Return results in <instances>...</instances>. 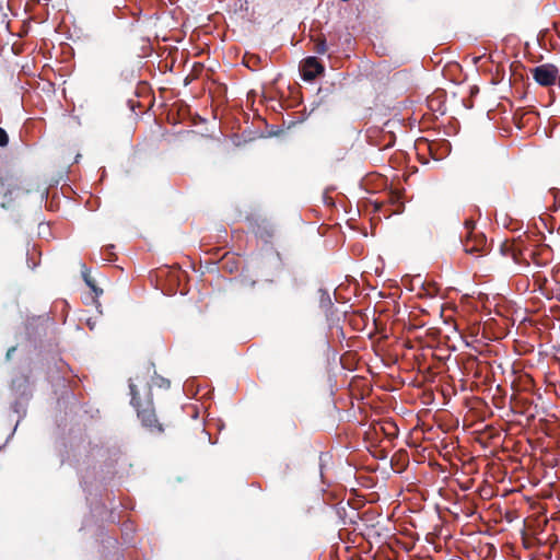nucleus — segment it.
Here are the masks:
<instances>
[{"label": "nucleus", "mask_w": 560, "mask_h": 560, "mask_svg": "<svg viewBox=\"0 0 560 560\" xmlns=\"http://www.w3.org/2000/svg\"><path fill=\"white\" fill-rule=\"evenodd\" d=\"M533 77L538 84L550 86L557 80L558 69L550 63H545L533 69Z\"/></svg>", "instance_id": "1"}, {"label": "nucleus", "mask_w": 560, "mask_h": 560, "mask_svg": "<svg viewBox=\"0 0 560 560\" xmlns=\"http://www.w3.org/2000/svg\"><path fill=\"white\" fill-rule=\"evenodd\" d=\"M324 70L323 66L318 62L316 57H308L304 60L302 66V75L306 81H311L316 78Z\"/></svg>", "instance_id": "2"}, {"label": "nucleus", "mask_w": 560, "mask_h": 560, "mask_svg": "<svg viewBox=\"0 0 560 560\" xmlns=\"http://www.w3.org/2000/svg\"><path fill=\"white\" fill-rule=\"evenodd\" d=\"M138 417L145 427L151 429L158 427V420L150 409L138 410Z\"/></svg>", "instance_id": "3"}, {"label": "nucleus", "mask_w": 560, "mask_h": 560, "mask_svg": "<svg viewBox=\"0 0 560 560\" xmlns=\"http://www.w3.org/2000/svg\"><path fill=\"white\" fill-rule=\"evenodd\" d=\"M129 388H130V394H131V404L138 408L139 407V402H138V392H137V385L133 383V381L131 380L130 384H129Z\"/></svg>", "instance_id": "4"}, {"label": "nucleus", "mask_w": 560, "mask_h": 560, "mask_svg": "<svg viewBox=\"0 0 560 560\" xmlns=\"http://www.w3.org/2000/svg\"><path fill=\"white\" fill-rule=\"evenodd\" d=\"M315 50L317 54H325L327 50L325 40H323V39L317 40Z\"/></svg>", "instance_id": "5"}, {"label": "nucleus", "mask_w": 560, "mask_h": 560, "mask_svg": "<svg viewBox=\"0 0 560 560\" xmlns=\"http://www.w3.org/2000/svg\"><path fill=\"white\" fill-rule=\"evenodd\" d=\"M8 135L4 129L0 128V145L4 147L8 144Z\"/></svg>", "instance_id": "6"}, {"label": "nucleus", "mask_w": 560, "mask_h": 560, "mask_svg": "<svg viewBox=\"0 0 560 560\" xmlns=\"http://www.w3.org/2000/svg\"><path fill=\"white\" fill-rule=\"evenodd\" d=\"M476 249H477V248H476L475 246H471V247H470L468 244H466V245H465V250H466L467 253H472V252H475Z\"/></svg>", "instance_id": "7"}, {"label": "nucleus", "mask_w": 560, "mask_h": 560, "mask_svg": "<svg viewBox=\"0 0 560 560\" xmlns=\"http://www.w3.org/2000/svg\"><path fill=\"white\" fill-rule=\"evenodd\" d=\"M85 281L89 287H91L94 291H96L95 287L92 284V282L85 277Z\"/></svg>", "instance_id": "8"}, {"label": "nucleus", "mask_w": 560, "mask_h": 560, "mask_svg": "<svg viewBox=\"0 0 560 560\" xmlns=\"http://www.w3.org/2000/svg\"><path fill=\"white\" fill-rule=\"evenodd\" d=\"M15 348H10L7 352V358L9 359L12 354V352H14Z\"/></svg>", "instance_id": "9"}]
</instances>
